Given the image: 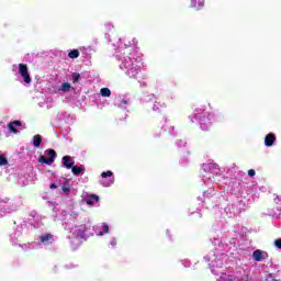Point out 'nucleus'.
<instances>
[{"instance_id": "nucleus-2", "label": "nucleus", "mask_w": 281, "mask_h": 281, "mask_svg": "<svg viewBox=\"0 0 281 281\" xmlns=\"http://www.w3.org/2000/svg\"><path fill=\"white\" fill-rule=\"evenodd\" d=\"M207 261L214 276H221L217 281H235L236 277L232 272H223V266L227 262V255L216 251L210 255Z\"/></svg>"}, {"instance_id": "nucleus-36", "label": "nucleus", "mask_w": 281, "mask_h": 281, "mask_svg": "<svg viewBox=\"0 0 281 281\" xmlns=\"http://www.w3.org/2000/svg\"><path fill=\"white\" fill-rule=\"evenodd\" d=\"M186 140H179L178 143H177V146H179L180 148H181V146H186Z\"/></svg>"}, {"instance_id": "nucleus-13", "label": "nucleus", "mask_w": 281, "mask_h": 281, "mask_svg": "<svg viewBox=\"0 0 281 281\" xmlns=\"http://www.w3.org/2000/svg\"><path fill=\"white\" fill-rule=\"evenodd\" d=\"M85 203H87V205H95V203H98V201H100V198H98V195L95 194H90V195H86L83 198Z\"/></svg>"}, {"instance_id": "nucleus-35", "label": "nucleus", "mask_w": 281, "mask_h": 281, "mask_svg": "<svg viewBox=\"0 0 281 281\" xmlns=\"http://www.w3.org/2000/svg\"><path fill=\"white\" fill-rule=\"evenodd\" d=\"M110 245H111V247H115V245H117V240L115 238H112L110 240Z\"/></svg>"}, {"instance_id": "nucleus-10", "label": "nucleus", "mask_w": 281, "mask_h": 281, "mask_svg": "<svg viewBox=\"0 0 281 281\" xmlns=\"http://www.w3.org/2000/svg\"><path fill=\"white\" fill-rule=\"evenodd\" d=\"M144 102H154L153 111H159L160 109H164L166 106L165 103H160L157 101V97L155 94H149L144 99Z\"/></svg>"}, {"instance_id": "nucleus-38", "label": "nucleus", "mask_w": 281, "mask_h": 281, "mask_svg": "<svg viewBox=\"0 0 281 281\" xmlns=\"http://www.w3.org/2000/svg\"><path fill=\"white\" fill-rule=\"evenodd\" d=\"M56 188H58V186H56V183L50 184V190H56Z\"/></svg>"}, {"instance_id": "nucleus-20", "label": "nucleus", "mask_w": 281, "mask_h": 281, "mask_svg": "<svg viewBox=\"0 0 281 281\" xmlns=\"http://www.w3.org/2000/svg\"><path fill=\"white\" fill-rule=\"evenodd\" d=\"M32 144L35 148H38V146H41V144H43V137L38 134L33 136Z\"/></svg>"}, {"instance_id": "nucleus-27", "label": "nucleus", "mask_w": 281, "mask_h": 281, "mask_svg": "<svg viewBox=\"0 0 281 281\" xmlns=\"http://www.w3.org/2000/svg\"><path fill=\"white\" fill-rule=\"evenodd\" d=\"M165 131L167 132V133H169V135H172V136H175L176 135V133H175V126H172V125H165Z\"/></svg>"}, {"instance_id": "nucleus-34", "label": "nucleus", "mask_w": 281, "mask_h": 281, "mask_svg": "<svg viewBox=\"0 0 281 281\" xmlns=\"http://www.w3.org/2000/svg\"><path fill=\"white\" fill-rule=\"evenodd\" d=\"M248 177H256V170L254 169L248 170Z\"/></svg>"}, {"instance_id": "nucleus-32", "label": "nucleus", "mask_w": 281, "mask_h": 281, "mask_svg": "<svg viewBox=\"0 0 281 281\" xmlns=\"http://www.w3.org/2000/svg\"><path fill=\"white\" fill-rule=\"evenodd\" d=\"M274 246L277 249H281V238L274 240Z\"/></svg>"}, {"instance_id": "nucleus-17", "label": "nucleus", "mask_w": 281, "mask_h": 281, "mask_svg": "<svg viewBox=\"0 0 281 281\" xmlns=\"http://www.w3.org/2000/svg\"><path fill=\"white\" fill-rule=\"evenodd\" d=\"M274 142H276V134L270 133L265 138V146L271 147V146H273Z\"/></svg>"}, {"instance_id": "nucleus-33", "label": "nucleus", "mask_w": 281, "mask_h": 281, "mask_svg": "<svg viewBox=\"0 0 281 281\" xmlns=\"http://www.w3.org/2000/svg\"><path fill=\"white\" fill-rule=\"evenodd\" d=\"M181 262H182L183 267H186V268L190 267V260L184 259Z\"/></svg>"}, {"instance_id": "nucleus-44", "label": "nucleus", "mask_w": 281, "mask_h": 281, "mask_svg": "<svg viewBox=\"0 0 281 281\" xmlns=\"http://www.w3.org/2000/svg\"><path fill=\"white\" fill-rule=\"evenodd\" d=\"M0 126H1V122H0Z\"/></svg>"}, {"instance_id": "nucleus-15", "label": "nucleus", "mask_w": 281, "mask_h": 281, "mask_svg": "<svg viewBox=\"0 0 281 281\" xmlns=\"http://www.w3.org/2000/svg\"><path fill=\"white\" fill-rule=\"evenodd\" d=\"M64 167L68 170H71L74 168V159L70 156H64L61 159Z\"/></svg>"}, {"instance_id": "nucleus-1", "label": "nucleus", "mask_w": 281, "mask_h": 281, "mask_svg": "<svg viewBox=\"0 0 281 281\" xmlns=\"http://www.w3.org/2000/svg\"><path fill=\"white\" fill-rule=\"evenodd\" d=\"M76 218H78L77 212L66 214L65 223L63 224L64 229H66V232H70V234L74 236L72 238L68 236L72 249H78V247L82 245V240H87V236H89V232H91L90 222L80 224L76 223Z\"/></svg>"}, {"instance_id": "nucleus-18", "label": "nucleus", "mask_w": 281, "mask_h": 281, "mask_svg": "<svg viewBox=\"0 0 281 281\" xmlns=\"http://www.w3.org/2000/svg\"><path fill=\"white\" fill-rule=\"evenodd\" d=\"M71 171L72 175H75L76 177H78V175H82L85 172V166L80 165L78 166H74L71 167Z\"/></svg>"}, {"instance_id": "nucleus-12", "label": "nucleus", "mask_w": 281, "mask_h": 281, "mask_svg": "<svg viewBox=\"0 0 281 281\" xmlns=\"http://www.w3.org/2000/svg\"><path fill=\"white\" fill-rule=\"evenodd\" d=\"M131 104V101L126 99L125 97H120L115 100V106H119V109H126Z\"/></svg>"}, {"instance_id": "nucleus-8", "label": "nucleus", "mask_w": 281, "mask_h": 281, "mask_svg": "<svg viewBox=\"0 0 281 281\" xmlns=\"http://www.w3.org/2000/svg\"><path fill=\"white\" fill-rule=\"evenodd\" d=\"M101 180L99 183L103 186V188H111L113 183H115V178H113V171H105L101 173Z\"/></svg>"}, {"instance_id": "nucleus-41", "label": "nucleus", "mask_w": 281, "mask_h": 281, "mask_svg": "<svg viewBox=\"0 0 281 281\" xmlns=\"http://www.w3.org/2000/svg\"><path fill=\"white\" fill-rule=\"evenodd\" d=\"M175 98H177L176 94H171V100H175Z\"/></svg>"}, {"instance_id": "nucleus-22", "label": "nucleus", "mask_w": 281, "mask_h": 281, "mask_svg": "<svg viewBox=\"0 0 281 281\" xmlns=\"http://www.w3.org/2000/svg\"><path fill=\"white\" fill-rule=\"evenodd\" d=\"M58 91H63L64 93H69V91H71V83H69V82H64V83L59 87Z\"/></svg>"}, {"instance_id": "nucleus-37", "label": "nucleus", "mask_w": 281, "mask_h": 281, "mask_svg": "<svg viewBox=\"0 0 281 281\" xmlns=\"http://www.w3.org/2000/svg\"><path fill=\"white\" fill-rule=\"evenodd\" d=\"M106 30L111 31L113 30V25L111 23L105 24Z\"/></svg>"}, {"instance_id": "nucleus-30", "label": "nucleus", "mask_w": 281, "mask_h": 281, "mask_svg": "<svg viewBox=\"0 0 281 281\" xmlns=\"http://www.w3.org/2000/svg\"><path fill=\"white\" fill-rule=\"evenodd\" d=\"M0 166H8V158L4 155H0Z\"/></svg>"}, {"instance_id": "nucleus-26", "label": "nucleus", "mask_w": 281, "mask_h": 281, "mask_svg": "<svg viewBox=\"0 0 281 281\" xmlns=\"http://www.w3.org/2000/svg\"><path fill=\"white\" fill-rule=\"evenodd\" d=\"M100 94L102 95V98H111V89L102 88L100 90Z\"/></svg>"}, {"instance_id": "nucleus-5", "label": "nucleus", "mask_w": 281, "mask_h": 281, "mask_svg": "<svg viewBox=\"0 0 281 281\" xmlns=\"http://www.w3.org/2000/svg\"><path fill=\"white\" fill-rule=\"evenodd\" d=\"M202 170L205 172V175H203V182L206 186H210L212 181H217L215 177H221V169L218 168V165L214 162L203 164Z\"/></svg>"}, {"instance_id": "nucleus-3", "label": "nucleus", "mask_w": 281, "mask_h": 281, "mask_svg": "<svg viewBox=\"0 0 281 281\" xmlns=\"http://www.w3.org/2000/svg\"><path fill=\"white\" fill-rule=\"evenodd\" d=\"M116 57L120 60V69L125 71L128 78H137L139 71H142V57H139L136 52L124 55L123 57L116 55Z\"/></svg>"}, {"instance_id": "nucleus-40", "label": "nucleus", "mask_w": 281, "mask_h": 281, "mask_svg": "<svg viewBox=\"0 0 281 281\" xmlns=\"http://www.w3.org/2000/svg\"><path fill=\"white\" fill-rule=\"evenodd\" d=\"M203 196H210V193L204 192V193H203Z\"/></svg>"}, {"instance_id": "nucleus-19", "label": "nucleus", "mask_w": 281, "mask_h": 281, "mask_svg": "<svg viewBox=\"0 0 281 281\" xmlns=\"http://www.w3.org/2000/svg\"><path fill=\"white\" fill-rule=\"evenodd\" d=\"M203 5H205V0H198V4L196 0H191V8H195V10H201Z\"/></svg>"}, {"instance_id": "nucleus-24", "label": "nucleus", "mask_w": 281, "mask_h": 281, "mask_svg": "<svg viewBox=\"0 0 281 281\" xmlns=\"http://www.w3.org/2000/svg\"><path fill=\"white\" fill-rule=\"evenodd\" d=\"M61 190L64 194H69V192H71V186L69 184V180H66V182L61 187Z\"/></svg>"}, {"instance_id": "nucleus-43", "label": "nucleus", "mask_w": 281, "mask_h": 281, "mask_svg": "<svg viewBox=\"0 0 281 281\" xmlns=\"http://www.w3.org/2000/svg\"><path fill=\"white\" fill-rule=\"evenodd\" d=\"M13 245H16V243L13 241Z\"/></svg>"}, {"instance_id": "nucleus-16", "label": "nucleus", "mask_w": 281, "mask_h": 281, "mask_svg": "<svg viewBox=\"0 0 281 281\" xmlns=\"http://www.w3.org/2000/svg\"><path fill=\"white\" fill-rule=\"evenodd\" d=\"M19 247H21V249H23V251H32V249H38L36 246V241L27 243V244H23V245L20 244Z\"/></svg>"}, {"instance_id": "nucleus-25", "label": "nucleus", "mask_w": 281, "mask_h": 281, "mask_svg": "<svg viewBox=\"0 0 281 281\" xmlns=\"http://www.w3.org/2000/svg\"><path fill=\"white\" fill-rule=\"evenodd\" d=\"M45 156L48 157V159H53V161H55V159H56V151L54 149H47L45 151Z\"/></svg>"}, {"instance_id": "nucleus-42", "label": "nucleus", "mask_w": 281, "mask_h": 281, "mask_svg": "<svg viewBox=\"0 0 281 281\" xmlns=\"http://www.w3.org/2000/svg\"><path fill=\"white\" fill-rule=\"evenodd\" d=\"M14 69H16V65H13V71H14Z\"/></svg>"}, {"instance_id": "nucleus-31", "label": "nucleus", "mask_w": 281, "mask_h": 281, "mask_svg": "<svg viewBox=\"0 0 281 281\" xmlns=\"http://www.w3.org/2000/svg\"><path fill=\"white\" fill-rule=\"evenodd\" d=\"M79 80H80V74L74 72L72 74V82H74V85H76V82H78Z\"/></svg>"}, {"instance_id": "nucleus-11", "label": "nucleus", "mask_w": 281, "mask_h": 281, "mask_svg": "<svg viewBox=\"0 0 281 281\" xmlns=\"http://www.w3.org/2000/svg\"><path fill=\"white\" fill-rule=\"evenodd\" d=\"M269 258V254L267 251L257 249L252 252V260L255 262H262V260H267Z\"/></svg>"}, {"instance_id": "nucleus-6", "label": "nucleus", "mask_w": 281, "mask_h": 281, "mask_svg": "<svg viewBox=\"0 0 281 281\" xmlns=\"http://www.w3.org/2000/svg\"><path fill=\"white\" fill-rule=\"evenodd\" d=\"M54 243H56V236H54L52 233H44L40 235L35 240L37 249L49 247V245H54Z\"/></svg>"}, {"instance_id": "nucleus-7", "label": "nucleus", "mask_w": 281, "mask_h": 281, "mask_svg": "<svg viewBox=\"0 0 281 281\" xmlns=\"http://www.w3.org/2000/svg\"><path fill=\"white\" fill-rule=\"evenodd\" d=\"M16 206L10 199L5 198L0 199V216H5V214H10L12 212H15Z\"/></svg>"}, {"instance_id": "nucleus-23", "label": "nucleus", "mask_w": 281, "mask_h": 281, "mask_svg": "<svg viewBox=\"0 0 281 281\" xmlns=\"http://www.w3.org/2000/svg\"><path fill=\"white\" fill-rule=\"evenodd\" d=\"M40 164H46L47 166H52V164H54V158H47L45 156H42L40 158Z\"/></svg>"}, {"instance_id": "nucleus-28", "label": "nucleus", "mask_w": 281, "mask_h": 281, "mask_svg": "<svg viewBox=\"0 0 281 281\" xmlns=\"http://www.w3.org/2000/svg\"><path fill=\"white\" fill-rule=\"evenodd\" d=\"M68 56L70 58H78V56H80V52L78 49H72L68 53Z\"/></svg>"}, {"instance_id": "nucleus-14", "label": "nucleus", "mask_w": 281, "mask_h": 281, "mask_svg": "<svg viewBox=\"0 0 281 281\" xmlns=\"http://www.w3.org/2000/svg\"><path fill=\"white\" fill-rule=\"evenodd\" d=\"M19 126H21V121H14L8 124V128L10 133H13V135H16V133H19Z\"/></svg>"}, {"instance_id": "nucleus-4", "label": "nucleus", "mask_w": 281, "mask_h": 281, "mask_svg": "<svg viewBox=\"0 0 281 281\" xmlns=\"http://www.w3.org/2000/svg\"><path fill=\"white\" fill-rule=\"evenodd\" d=\"M189 120L194 124L199 122L202 131H210L212 122H214V114L205 112L203 109H195L193 114L189 116Z\"/></svg>"}, {"instance_id": "nucleus-39", "label": "nucleus", "mask_w": 281, "mask_h": 281, "mask_svg": "<svg viewBox=\"0 0 281 281\" xmlns=\"http://www.w3.org/2000/svg\"><path fill=\"white\" fill-rule=\"evenodd\" d=\"M216 244H221V240L220 239H215L214 245H216Z\"/></svg>"}, {"instance_id": "nucleus-29", "label": "nucleus", "mask_w": 281, "mask_h": 281, "mask_svg": "<svg viewBox=\"0 0 281 281\" xmlns=\"http://www.w3.org/2000/svg\"><path fill=\"white\" fill-rule=\"evenodd\" d=\"M119 52H121V49H124L126 47H131V43L130 44H124V42H122V40H119Z\"/></svg>"}, {"instance_id": "nucleus-21", "label": "nucleus", "mask_w": 281, "mask_h": 281, "mask_svg": "<svg viewBox=\"0 0 281 281\" xmlns=\"http://www.w3.org/2000/svg\"><path fill=\"white\" fill-rule=\"evenodd\" d=\"M97 236H104V234H109V224L103 223L101 226V231H95Z\"/></svg>"}, {"instance_id": "nucleus-9", "label": "nucleus", "mask_w": 281, "mask_h": 281, "mask_svg": "<svg viewBox=\"0 0 281 281\" xmlns=\"http://www.w3.org/2000/svg\"><path fill=\"white\" fill-rule=\"evenodd\" d=\"M18 74L21 76L24 85H30L32 82V77H30V71H27V65L19 64Z\"/></svg>"}]
</instances>
